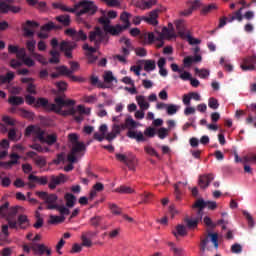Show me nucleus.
I'll return each instance as SVG.
<instances>
[{
	"label": "nucleus",
	"instance_id": "f257e3e1",
	"mask_svg": "<svg viewBox=\"0 0 256 256\" xmlns=\"http://www.w3.org/2000/svg\"><path fill=\"white\" fill-rule=\"evenodd\" d=\"M103 16L98 18V23L103 26V31L105 33H109L113 37H117V35L123 33V31L129 29L131 27V22L129 19H131V13L123 12L120 15V20L124 25L121 26V24H117L115 26L111 25V20L105 16V11H102Z\"/></svg>",
	"mask_w": 256,
	"mask_h": 256
},
{
	"label": "nucleus",
	"instance_id": "f03ea898",
	"mask_svg": "<svg viewBox=\"0 0 256 256\" xmlns=\"http://www.w3.org/2000/svg\"><path fill=\"white\" fill-rule=\"evenodd\" d=\"M55 108L52 109L53 113L67 117L68 115H75L77 110L75 107V100L65 99V95L56 96L54 99Z\"/></svg>",
	"mask_w": 256,
	"mask_h": 256
},
{
	"label": "nucleus",
	"instance_id": "7ed1b4c3",
	"mask_svg": "<svg viewBox=\"0 0 256 256\" xmlns=\"http://www.w3.org/2000/svg\"><path fill=\"white\" fill-rule=\"evenodd\" d=\"M19 211L18 207H12L8 210V215L6 217V221L9 225L10 229H28L30 222H29V218L27 217V215L24 214H20L18 216V219L15 218V216L17 215Z\"/></svg>",
	"mask_w": 256,
	"mask_h": 256
},
{
	"label": "nucleus",
	"instance_id": "20e7f679",
	"mask_svg": "<svg viewBox=\"0 0 256 256\" xmlns=\"http://www.w3.org/2000/svg\"><path fill=\"white\" fill-rule=\"evenodd\" d=\"M76 17H81L82 15H95L99 7L95 5L94 1L82 0L75 4Z\"/></svg>",
	"mask_w": 256,
	"mask_h": 256
},
{
	"label": "nucleus",
	"instance_id": "39448f33",
	"mask_svg": "<svg viewBox=\"0 0 256 256\" xmlns=\"http://www.w3.org/2000/svg\"><path fill=\"white\" fill-rule=\"evenodd\" d=\"M31 250L33 251L34 255H38V256H43V255L51 256V253H53V251L51 250V248H49V246L41 243H30V246L28 245L23 246V251H25V253H31Z\"/></svg>",
	"mask_w": 256,
	"mask_h": 256
},
{
	"label": "nucleus",
	"instance_id": "423d86ee",
	"mask_svg": "<svg viewBox=\"0 0 256 256\" xmlns=\"http://www.w3.org/2000/svg\"><path fill=\"white\" fill-rule=\"evenodd\" d=\"M159 9L152 10L149 12V16H135L133 18V24L134 25H141V21H145V23H148V25H153V27L159 25V21L157 20L159 18Z\"/></svg>",
	"mask_w": 256,
	"mask_h": 256
},
{
	"label": "nucleus",
	"instance_id": "0eeeda50",
	"mask_svg": "<svg viewBox=\"0 0 256 256\" xmlns=\"http://www.w3.org/2000/svg\"><path fill=\"white\" fill-rule=\"evenodd\" d=\"M87 151V146L83 142L72 145L71 151L67 156L69 163H77V157H83Z\"/></svg>",
	"mask_w": 256,
	"mask_h": 256
},
{
	"label": "nucleus",
	"instance_id": "6e6552de",
	"mask_svg": "<svg viewBox=\"0 0 256 256\" xmlns=\"http://www.w3.org/2000/svg\"><path fill=\"white\" fill-rule=\"evenodd\" d=\"M36 195L44 201L46 209L48 210H53L59 206V204H57V200L59 199L57 194H49L43 191H36Z\"/></svg>",
	"mask_w": 256,
	"mask_h": 256
},
{
	"label": "nucleus",
	"instance_id": "1a4fd4ad",
	"mask_svg": "<svg viewBox=\"0 0 256 256\" xmlns=\"http://www.w3.org/2000/svg\"><path fill=\"white\" fill-rule=\"evenodd\" d=\"M209 237L211 238V242L213 243L215 249H219V235L217 233H208V235H204V237L200 238V251L204 253L207 251V245H209Z\"/></svg>",
	"mask_w": 256,
	"mask_h": 256
},
{
	"label": "nucleus",
	"instance_id": "9d476101",
	"mask_svg": "<svg viewBox=\"0 0 256 256\" xmlns=\"http://www.w3.org/2000/svg\"><path fill=\"white\" fill-rule=\"evenodd\" d=\"M24 135L25 137H31V135H34L35 139H38V141L42 143L45 138V130H43L39 125H29L25 129Z\"/></svg>",
	"mask_w": 256,
	"mask_h": 256
},
{
	"label": "nucleus",
	"instance_id": "9b49d317",
	"mask_svg": "<svg viewBox=\"0 0 256 256\" xmlns=\"http://www.w3.org/2000/svg\"><path fill=\"white\" fill-rule=\"evenodd\" d=\"M205 207H208L210 211H215V209H217V202L205 201L203 200V198H200L196 200L194 205H192V209H198V213H201L202 215H203V209H205Z\"/></svg>",
	"mask_w": 256,
	"mask_h": 256
},
{
	"label": "nucleus",
	"instance_id": "f8f14e48",
	"mask_svg": "<svg viewBox=\"0 0 256 256\" xmlns=\"http://www.w3.org/2000/svg\"><path fill=\"white\" fill-rule=\"evenodd\" d=\"M88 38L91 43H94L95 47H100L101 43H103V39H105V36L103 35V30L101 27L96 26L93 31L89 32Z\"/></svg>",
	"mask_w": 256,
	"mask_h": 256
},
{
	"label": "nucleus",
	"instance_id": "ddd939ff",
	"mask_svg": "<svg viewBox=\"0 0 256 256\" xmlns=\"http://www.w3.org/2000/svg\"><path fill=\"white\" fill-rule=\"evenodd\" d=\"M76 47L77 44L73 42L62 41L60 43V51L64 53L67 59H73V49H75Z\"/></svg>",
	"mask_w": 256,
	"mask_h": 256
},
{
	"label": "nucleus",
	"instance_id": "4468645a",
	"mask_svg": "<svg viewBox=\"0 0 256 256\" xmlns=\"http://www.w3.org/2000/svg\"><path fill=\"white\" fill-rule=\"evenodd\" d=\"M256 56H248L243 59V63L240 65L242 71H255Z\"/></svg>",
	"mask_w": 256,
	"mask_h": 256
},
{
	"label": "nucleus",
	"instance_id": "2eb2a0df",
	"mask_svg": "<svg viewBox=\"0 0 256 256\" xmlns=\"http://www.w3.org/2000/svg\"><path fill=\"white\" fill-rule=\"evenodd\" d=\"M67 183V176L63 173L58 176L52 175L50 178L49 189H56L57 185Z\"/></svg>",
	"mask_w": 256,
	"mask_h": 256
},
{
	"label": "nucleus",
	"instance_id": "dca6fc26",
	"mask_svg": "<svg viewBox=\"0 0 256 256\" xmlns=\"http://www.w3.org/2000/svg\"><path fill=\"white\" fill-rule=\"evenodd\" d=\"M235 163H243V165L247 163H251L252 165L256 164V154H248L243 158H239V154L234 152Z\"/></svg>",
	"mask_w": 256,
	"mask_h": 256
},
{
	"label": "nucleus",
	"instance_id": "f3484780",
	"mask_svg": "<svg viewBox=\"0 0 256 256\" xmlns=\"http://www.w3.org/2000/svg\"><path fill=\"white\" fill-rule=\"evenodd\" d=\"M39 27V23L36 21L27 20L26 24L23 26L24 36L25 37H33L35 32L31 29Z\"/></svg>",
	"mask_w": 256,
	"mask_h": 256
},
{
	"label": "nucleus",
	"instance_id": "a211bd4d",
	"mask_svg": "<svg viewBox=\"0 0 256 256\" xmlns=\"http://www.w3.org/2000/svg\"><path fill=\"white\" fill-rule=\"evenodd\" d=\"M10 161L8 162H0V167H4V169H11L13 165H19V160L21 156L17 153L10 154Z\"/></svg>",
	"mask_w": 256,
	"mask_h": 256
},
{
	"label": "nucleus",
	"instance_id": "6ab92c4d",
	"mask_svg": "<svg viewBox=\"0 0 256 256\" xmlns=\"http://www.w3.org/2000/svg\"><path fill=\"white\" fill-rule=\"evenodd\" d=\"M35 107H43L45 111L51 112L55 109V104L49 103L47 98L40 97L36 100Z\"/></svg>",
	"mask_w": 256,
	"mask_h": 256
},
{
	"label": "nucleus",
	"instance_id": "aec40b11",
	"mask_svg": "<svg viewBox=\"0 0 256 256\" xmlns=\"http://www.w3.org/2000/svg\"><path fill=\"white\" fill-rule=\"evenodd\" d=\"M170 28L163 27L162 32H158V39H174L175 37V31L173 30V24H169Z\"/></svg>",
	"mask_w": 256,
	"mask_h": 256
},
{
	"label": "nucleus",
	"instance_id": "412c9836",
	"mask_svg": "<svg viewBox=\"0 0 256 256\" xmlns=\"http://www.w3.org/2000/svg\"><path fill=\"white\" fill-rule=\"evenodd\" d=\"M213 179H215V176H213V174L202 175L199 177L198 185L201 187V189H207Z\"/></svg>",
	"mask_w": 256,
	"mask_h": 256
},
{
	"label": "nucleus",
	"instance_id": "4be33fe9",
	"mask_svg": "<svg viewBox=\"0 0 256 256\" xmlns=\"http://www.w3.org/2000/svg\"><path fill=\"white\" fill-rule=\"evenodd\" d=\"M56 71L58 72H54L52 74H50V77L52 79H58V77L60 75H66V76H71L73 75V71L69 70V68H67V66H58L55 68Z\"/></svg>",
	"mask_w": 256,
	"mask_h": 256
},
{
	"label": "nucleus",
	"instance_id": "5701e85b",
	"mask_svg": "<svg viewBox=\"0 0 256 256\" xmlns=\"http://www.w3.org/2000/svg\"><path fill=\"white\" fill-rule=\"evenodd\" d=\"M202 219H203V215L199 213V211L197 210V217H195L194 219L185 218L184 221L188 229H195L199 225V221H201Z\"/></svg>",
	"mask_w": 256,
	"mask_h": 256
},
{
	"label": "nucleus",
	"instance_id": "b1692460",
	"mask_svg": "<svg viewBox=\"0 0 256 256\" xmlns=\"http://www.w3.org/2000/svg\"><path fill=\"white\" fill-rule=\"evenodd\" d=\"M0 11L1 13H19L21 11V7L9 5L6 2H0Z\"/></svg>",
	"mask_w": 256,
	"mask_h": 256
},
{
	"label": "nucleus",
	"instance_id": "393cba45",
	"mask_svg": "<svg viewBox=\"0 0 256 256\" xmlns=\"http://www.w3.org/2000/svg\"><path fill=\"white\" fill-rule=\"evenodd\" d=\"M202 57L201 55L196 56H187L183 60L184 67H191L193 63H201Z\"/></svg>",
	"mask_w": 256,
	"mask_h": 256
},
{
	"label": "nucleus",
	"instance_id": "a878e982",
	"mask_svg": "<svg viewBox=\"0 0 256 256\" xmlns=\"http://www.w3.org/2000/svg\"><path fill=\"white\" fill-rule=\"evenodd\" d=\"M130 171H135V167H137V158L133 154H128V158L126 159L125 164Z\"/></svg>",
	"mask_w": 256,
	"mask_h": 256
},
{
	"label": "nucleus",
	"instance_id": "bb28decb",
	"mask_svg": "<svg viewBox=\"0 0 256 256\" xmlns=\"http://www.w3.org/2000/svg\"><path fill=\"white\" fill-rule=\"evenodd\" d=\"M153 5H155V0H139L136 2V7H138V9H151V7H153Z\"/></svg>",
	"mask_w": 256,
	"mask_h": 256
},
{
	"label": "nucleus",
	"instance_id": "cd10ccee",
	"mask_svg": "<svg viewBox=\"0 0 256 256\" xmlns=\"http://www.w3.org/2000/svg\"><path fill=\"white\" fill-rule=\"evenodd\" d=\"M136 101L142 111H147L149 109L150 105L149 102H147V99L143 95L136 96Z\"/></svg>",
	"mask_w": 256,
	"mask_h": 256
},
{
	"label": "nucleus",
	"instance_id": "c85d7f7f",
	"mask_svg": "<svg viewBox=\"0 0 256 256\" xmlns=\"http://www.w3.org/2000/svg\"><path fill=\"white\" fill-rule=\"evenodd\" d=\"M172 233L176 239L179 237H185L187 235V228L183 224H178L176 226V231H173Z\"/></svg>",
	"mask_w": 256,
	"mask_h": 256
},
{
	"label": "nucleus",
	"instance_id": "c756f323",
	"mask_svg": "<svg viewBox=\"0 0 256 256\" xmlns=\"http://www.w3.org/2000/svg\"><path fill=\"white\" fill-rule=\"evenodd\" d=\"M243 9H245V7H241L239 10L234 12V14L229 17L228 23H233V21H239V23H241V21H243Z\"/></svg>",
	"mask_w": 256,
	"mask_h": 256
},
{
	"label": "nucleus",
	"instance_id": "7c9ffc66",
	"mask_svg": "<svg viewBox=\"0 0 256 256\" xmlns=\"http://www.w3.org/2000/svg\"><path fill=\"white\" fill-rule=\"evenodd\" d=\"M127 137H129L130 139H136V141H138V143L145 141V136H143V132L137 133L135 131L129 130L127 132Z\"/></svg>",
	"mask_w": 256,
	"mask_h": 256
},
{
	"label": "nucleus",
	"instance_id": "2f4dec72",
	"mask_svg": "<svg viewBox=\"0 0 256 256\" xmlns=\"http://www.w3.org/2000/svg\"><path fill=\"white\" fill-rule=\"evenodd\" d=\"M64 199L66 201V207H75V203H77V197H75V195L72 193H66Z\"/></svg>",
	"mask_w": 256,
	"mask_h": 256
},
{
	"label": "nucleus",
	"instance_id": "473e14b6",
	"mask_svg": "<svg viewBox=\"0 0 256 256\" xmlns=\"http://www.w3.org/2000/svg\"><path fill=\"white\" fill-rule=\"evenodd\" d=\"M56 21H58V23H61L64 27H69V25H71V16L60 15L56 17Z\"/></svg>",
	"mask_w": 256,
	"mask_h": 256
},
{
	"label": "nucleus",
	"instance_id": "72a5a7b5",
	"mask_svg": "<svg viewBox=\"0 0 256 256\" xmlns=\"http://www.w3.org/2000/svg\"><path fill=\"white\" fill-rule=\"evenodd\" d=\"M51 58L49 59V63L57 65L60 63L59 57H61V54L57 50H51L50 51Z\"/></svg>",
	"mask_w": 256,
	"mask_h": 256
},
{
	"label": "nucleus",
	"instance_id": "f704fd0d",
	"mask_svg": "<svg viewBox=\"0 0 256 256\" xmlns=\"http://www.w3.org/2000/svg\"><path fill=\"white\" fill-rule=\"evenodd\" d=\"M42 143H46L49 146L55 145L57 143V134H48L46 137L44 136V140H42Z\"/></svg>",
	"mask_w": 256,
	"mask_h": 256
},
{
	"label": "nucleus",
	"instance_id": "c9c22d12",
	"mask_svg": "<svg viewBox=\"0 0 256 256\" xmlns=\"http://www.w3.org/2000/svg\"><path fill=\"white\" fill-rule=\"evenodd\" d=\"M28 179H31L32 181H35L39 185H47V183H48L47 177H45V176L39 177V176H35L33 174H30L28 176Z\"/></svg>",
	"mask_w": 256,
	"mask_h": 256
},
{
	"label": "nucleus",
	"instance_id": "e433bc0d",
	"mask_svg": "<svg viewBox=\"0 0 256 256\" xmlns=\"http://www.w3.org/2000/svg\"><path fill=\"white\" fill-rule=\"evenodd\" d=\"M53 29L59 30V29H61V26L55 25V23L50 21V22L44 24L43 26H41V28H40L41 31H53Z\"/></svg>",
	"mask_w": 256,
	"mask_h": 256
},
{
	"label": "nucleus",
	"instance_id": "4c0bfd02",
	"mask_svg": "<svg viewBox=\"0 0 256 256\" xmlns=\"http://www.w3.org/2000/svg\"><path fill=\"white\" fill-rule=\"evenodd\" d=\"M176 31L180 37H185V22L183 20L176 21Z\"/></svg>",
	"mask_w": 256,
	"mask_h": 256
},
{
	"label": "nucleus",
	"instance_id": "58836bf2",
	"mask_svg": "<svg viewBox=\"0 0 256 256\" xmlns=\"http://www.w3.org/2000/svg\"><path fill=\"white\" fill-rule=\"evenodd\" d=\"M90 83L94 87H98L99 89H105V84L102 81H100L99 77H97V76H91Z\"/></svg>",
	"mask_w": 256,
	"mask_h": 256
},
{
	"label": "nucleus",
	"instance_id": "ea45409f",
	"mask_svg": "<svg viewBox=\"0 0 256 256\" xmlns=\"http://www.w3.org/2000/svg\"><path fill=\"white\" fill-rule=\"evenodd\" d=\"M8 103H10V105H23V103H25V100L21 96H11L8 99Z\"/></svg>",
	"mask_w": 256,
	"mask_h": 256
},
{
	"label": "nucleus",
	"instance_id": "a19ab883",
	"mask_svg": "<svg viewBox=\"0 0 256 256\" xmlns=\"http://www.w3.org/2000/svg\"><path fill=\"white\" fill-rule=\"evenodd\" d=\"M20 116L24 119H29L30 121H33V119H35V113L29 110H25L23 108H20Z\"/></svg>",
	"mask_w": 256,
	"mask_h": 256
},
{
	"label": "nucleus",
	"instance_id": "79ce46f5",
	"mask_svg": "<svg viewBox=\"0 0 256 256\" xmlns=\"http://www.w3.org/2000/svg\"><path fill=\"white\" fill-rule=\"evenodd\" d=\"M156 68L157 64H155V60H145L144 70H146L148 73L149 71H155Z\"/></svg>",
	"mask_w": 256,
	"mask_h": 256
},
{
	"label": "nucleus",
	"instance_id": "37998d69",
	"mask_svg": "<svg viewBox=\"0 0 256 256\" xmlns=\"http://www.w3.org/2000/svg\"><path fill=\"white\" fill-rule=\"evenodd\" d=\"M168 247H170L171 251H173L175 256H182L183 255V248L177 247L175 243L169 242Z\"/></svg>",
	"mask_w": 256,
	"mask_h": 256
},
{
	"label": "nucleus",
	"instance_id": "c03bdc74",
	"mask_svg": "<svg viewBox=\"0 0 256 256\" xmlns=\"http://www.w3.org/2000/svg\"><path fill=\"white\" fill-rule=\"evenodd\" d=\"M63 221H65V216L50 215L48 223L50 225H57V223H63Z\"/></svg>",
	"mask_w": 256,
	"mask_h": 256
},
{
	"label": "nucleus",
	"instance_id": "a18cd8bd",
	"mask_svg": "<svg viewBox=\"0 0 256 256\" xmlns=\"http://www.w3.org/2000/svg\"><path fill=\"white\" fill-rule=\"evenodd\" d=\"M217 10V4H209L202 7L201 13L202 15H207L208 13H211L212 11Z\"/></svg>",
	"mask_w": 256,
	"mask_h": 256
},
{
	"label": "nucleus",
	"instance_id": "49530a36",
	"mask_svg": "<svg viewBox=\"0 0 256 256\" xmlns=\"http://www.w3.org/2000/svg\"><path fill=\"white\" fill-rule=\"evenodd\" d=\"M74 41H87V33L83 30L76 31Z\"/></svg>",
	"mask_w": 256,
	"mask_h": 256
},
{
	"label": "nucleus",
	"instance_id": "de8ad7c7",
	"mask_svg": "<svg viewBox=\"0 0 256 256\" xmlns=\"http://www.w3.org/2000/svg\"><path fill=\"white\" fill-rule=\"evenodd\" d=\"M194 71L196 75L200 77V79H207V77H209V70L207 69L195 68Z\"/></svg>",
	"mask_w": 256,
	"mask_h": 256
},
{
	"label": "nucleus",
	"instance_id": "09e8293b",
	"mask_svg": "<svg viewBox=\"0 0 256 256\" xmlns=\"http://www.w3.org/2000/svg\"><path fill=\"white\" fill-rule=\"evenodd\" d=\"M108 206L113 215H121V213L123 212V210L119 206H117V204L109 203Z\"/></svg>",
	"mask_w": 256,
	"mask_h": 256
},
{
	"label": "nucleus",
	"instance_id": "8fccbe9b",
	"mask_svg": "<svg viewBox=\"0 0 256 256\" xmlns=\"http://www.w3.org/2000/svg\"><path fill=\"white\" fill-rule=\"evenodd\" d=\"M34 163L37 167L43 168L47 165V160L45 159V157L37 156L36 158H34Z\"/></svg>",
	"mask_w": 256,
	"mask_h": 256
},
{
	"label": "nucleus",
	"instance_id": "3c124183",
	"mask_svg": "<svg viewBox=\"0 0 256 256\" xmlns=\"http://www.w3.org/2000/svg\"><path fill=\"white\" fill-rule=\"evenodd\" d=\"M103 77H104V83H113V81H117V78L113 76V72L111 71H106Z\"/></svg>",
	"mask_w": 256,
	"mask_h": 256
},
{
	"label": "nucleus",
	"instance_id": "603ef678",
	"mask_svg": "<svg viewBox=\"0 0 256 256\" xmlns=\"http://www.w3.org/2000/svg\"><path fill=\"white\" fill-rule=\"evenodd\" d=\"M97 49H99V47L97 46L92 47V46H89V44L87 43L83 45V50L88 51L86 55H93V53H97Z\"/></svg>",
	"mask_w": 256,
	"mask_h": 256
},
{
	"label": "nucleus",
	"instance_id": "864d4df0",
	"mask_svg": "<svg viewBox=\"0 0 256 256\" xmlns=\"http://www.w3.org/2000/svg\"><path fill=\"white\" fill-rule=\"evenodd\" d=\"M166 111H167L168 115H175V113H177V111H179V106H177L175 104H169L166 107Z\"/></svg>",
	"mask_w": 256,
	"mask_h": 256
},
{
	"label": "nucleus",
	"instance_id": "5fc2aeb1",
	"mask_svg": "<svg viewBox=\"0 0 256 256\" xmlns=\"http://www.w3.org/2000/svg\"><path fill=\"white\" fill-rule=\"evenodd\" d=\"M68 140L70 141V143H72V146L73 145H77V143H80L79 142V134H77V133H70L68 135Z\"/></svg>",
	"mask_w": 256,
	"mask_h": 256
},
{
	"label": "nucleus",
	"instance_id": "6e6d98bb",
	"mask_svg": "<svg viewBox=\"0 0 256 256\" xmlns=\"http://www.w3.org/2000/svg\"><path fill=\"white\" fill-rule=\"evenodd\" d=\"M81 241H82V247H92L93 246V242L91 241V239L87 238V236L85 234H82L81 236Z\"/></svg>",
	"mask_w": 256,
	"mask_h": 256
},
{
	"label": "nucleus",
	"instance_id": "4d7b16f0",
	"mask_svg": "<svg viewBox=\"0 0 256 256\" xmlns=\"http://www.w3.org/2000/svg\"><path fill=\"white\" fill-rule=\"evenodd\" d=\"M208 106L210 107V109H219V101L214 97H211L208 100Z\"/></svg>",
	"mask_w": 256,
	"mask_h": 256
},
{
	"label": "nucleus",
	"instance_id": "13d9d810",
	"mask_svg": "<svg viewBox=\"0 0 256 256\" xmlns=\"http://www.w3.org/2000/svg\"><path fill=\"white\" fill-rule=\"evenodd\" d=\"M116 193L131 194L133 193V190L128 186H120L119 188H116Z\"/></svg>",
	"mask_w": 256,
	"mask_h": 256
},
{
	"label": "nucleus",
	"instance_id": "bf43d9fd",
	"mask_svg": "<svg viewBox=\"0 0 256 256\" xmlns=\"http://www.w3.org/2000/svg\"><path fill=\"white\" fill-rule=\"evenodd\" d=\"M102 220L103 218H101V216H94L90 219V225H92V227H99Z\"/></svg>",
	"mask_w": 256,
	"mask_h": 256
},
{
	"label": "nucleus",
	"instance_id": "052dcab7",
	"mask_svg": "<svg viewBox=\"0 0 256 256\" xmlns=\"http://www.w3.org/2000/svg\"><path fill=\"white\" fill-rule=\"evenodd\" d=\"M77 111L80 115H90L91 114V108H85L83 105L77 106Z\"/></svg>",
	"mask_w": 256,
	"mask_h": 256
},
{
	"label": "nucleus",
	"instance_id": "680f3d73",
	"mask_svg": "<svg viewBox=\"0 0 256 256\" xmlns=\"http://www.w3.org/2000/svg\"><path fill=\"white\" fill-rule=\"evenodd\" d=\"M35 45H37V41H35V40H28L26 42V47H27L29 53L35 52Z\"/></svg>",
	"mask_w": 256,
	"mask_h": 256
},
{
	"label": "nucleus",
	"instance_id": "e2e57ef3",
	"mask_svg": "<svg viewBox=\"0 0 256 256\" xmlns=\"http://www.w3.org/2000/svg\"><path fill=\"white\" fill-rule=\"evenodd\" d=\"M3 123L9 125L10 127H15V119L11 118L10 116H3L2 118Z\"/></svg>",
	"mask_w": 256,
	"mask_h": 256
},
{
	"label": "nucleus",
	"instance_id": "0e129e2a",
	"mask_svg": "<svg viewBox=\"0 0 256 256\" xmlns=\"http://www.w3.org/2000/svg\"><path fill=\"white\" fill-rule=\"evenodd\" d=\"M55 209H56V211H59V213L62 215H69L71 213L69 208H67L63 205H58Z\"/></svg>",
	"mask_w": 256,
	"mask_h": 256
},
{
	"label": "nucleus",
	"instance_id": "69168bd1",
	"mask_svg": "<svg viewBox=\"0 0 256 256\" xmlns=\"http://www.w3.org/2000/svg\"><path fill=\"white\" fill-rule=\"evenodd\" d=\"M27 93H30V95H37V87L33 83H29L26 87Z\"/></svg>",
	"mask_w": 256,
	"mask_h": 256
},
{
	"label": "nucleus",
	"instance_id": "338daca9",
	"mask_svg": "<svg viewBox=\"0 0 256 256\" xmlns=\"http://www.w3.org/2000/svg\"><path fill=\"white\" fill-rule=\"evenodd\" d=\"M220 65H223L224 69L226 71H228L229 73H231V71H233V65L225 62V58H223V57L220 58Z\"/></svg>",
	"mask_w": 256,
	"mask_h": 256
},
{
	"label": "nucleus",
	"instance_id": "774afa93",
	"mask_svg": "<svg viewBox=\"0 0 256 256\" xmlns=\"http://www.w3.org/2000/svg\"><path fill=\"white\" fill-rule=\"evenodd\" d=\"M231 251L236 255H239L240 253H243V247L241 246V244L236 243L231 246Z\"/></svg>",
	"mask_w": 256,
	"mask_h": 256
}]
</instances>
